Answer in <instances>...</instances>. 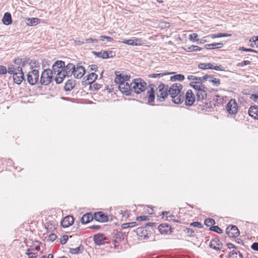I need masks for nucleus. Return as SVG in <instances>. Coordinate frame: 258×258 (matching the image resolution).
Segmentation results:
<instances>
[{"label":"nucleus","mask_w":258,"mask_h":258,"mask_svg":"<svg viewBox=\"0 0 258 258\" xmlns=\"http://www.w3.org/2000/svg\"><path fill=\"white\" fill-rule=\"evenodd\" d=\"M183 85L178 83L172 84L169 88L168 92L166 91L162 92V99H165L169 95L173 103L176 104H181L184 101V93L182 91Z\"/></svg>","instance_id":"obj_1"},{"label":"nucleus","mask_w":258,"mask_h":258,"mask_svg":"<svg viewBox=\"0 0 258 258\" xmlns=\"http://www.w3.org/2000/svg\"><path fill=\"white\" fill-rule=\"evenodd\" d=\"M75 64L73 63H69L67 65L64 63V66L62 70H60L58 73L57 77L54 78V81L57 84L61 83L64 79L67 77H70L72 75L75 78Z\"/></svg>","instance_id":"obj_2"},{"label":"nucleus","mask_w":258,"mask_h":258,"mask_svg":"<svg viewBox=\"0 0 258 258\" xmlns=\"http://www.w3.org/2000/svg\"><path fill=\"white\" fill-rule=\"evenodd\" d=\"M133 92L140 94L147 89V83L141 78L134 79L132 82Z\"/></svg>","instance_id":"obj_3"},{"label":"nucleus","mask_w":258,"mask_h":258,"mask_svg":"<svg viewBox=\"0 0 258 258\" xmlns=\"http://www.w3.org/2000/svg\"><path fill=\"white\" fill-rule=\"evenodd\" d=\"M156 226V223L149 222L146 223L144 226L137 228L135 232L138 236L143 238V239H145L148 237V230L147 228H149V227H150L153 230L154 227H155Z\"/></svg>","instance_id":"obj_4"},{"label":"nucleus","mask_w":258,"mask_h":258,"mask_svg":"<svg viewBox=\"0 0 258 258\" xmlns=\"http://www.w3.org/2000/svg\"><path fill=\"white\" fill-rule=\"evenodd\" d=\"M52 75L51 69H45L42 72L40 76V84L42 85L45 86L49 85L52 81L53 78Z\"/></svg>","instance_id":"obj_5"},{"label":"nucleus","mask_w":258,"mask_h":258,"mask_svg":"<svg viewBox=\"0 0 258 258\" xmlns=\"http://www.w3.org/2000/svg\"><path fill=\"white\" fill-rule=\"evenodd\" d=\"M228 113L231 115H235L238 111V105L235 99H231L226 105Z\"/></svg>","instance_id":"obj_6"},{"label":"nucleus","mask_w":258,"mask_h":258,"mask_svg":"<svg viewBox=\"0 0 258 258\" xmlns=\"http://www.w3.org/2000/svg\"><path fill=\"white\" fill-rule=\"evenodd\" d=\"M132 82L130 85L128 83H121L120 85H118V89L121 92L126 96H133L132 92Z\"/></svg>","instance_id":"obj_7"},{"label":"nucleus","mask_w":258,"mask_h":258,"mask_svg":"<svg viewBox=\"0 0 258 258\" xmlns=\"http://www.w3.org/2000/svg\"><path fill=\"white\" fill-rule=\"evenodd\" d=\"M185 104L186 106H191L197 101L195 94L191 90H188L184 94Z\"/></svg>","instance_id":"obj_8"},{"label":"nucleus","mask_w":258,"mask_h":258,"mask_svg":"<svg viewBox=\"0 0 258 258\" xmlns=\"http://www.w3.org/2000/svg\"><path fill=\"white\" fill-rule=\"evenodd\" d=\"M98 76L95 73H91L85 76L82 81V85L87 86L93 84L97 80Z\"/></svg>","instance_id":"obj_9"},{"label":"nucleus","mask_w":258,"mask_h":258,"mask_svg":"<svg viewBox=\"0 0 258 258\" xmlns=\"http://www.w3.org/2000/svg\"><path fill=\"white\" fill-rule=\"evenodd\" d=\"M64 66V61L62 60H57L54 62L52 66V70H51V71L52 74L56 75L55 78L57 77L58 73L60 72V70H62Z\"/></svg>","instance_id":"obj_10"},{"label":"nucleus","mask_w":258,"mask_h":258,"mask_svg":"<svg viewBox=\"0 0 258 258\" xmlns=\"http://www.w3.org/2000/svg\"><path fill=\"white\" fill-rule=\"evenodd\" d=\"M107 238L103 233H97L93 236V241L97 245H102L104 244Z\"/></svg>","instance_id":"obj_11"},{"label":"nucleus","mask_w":258,"mask_h":258,"mask_svg":"<svg viewBox=\"0 0 258 258\" xmlns=\"http://www.w3.org/2000/svg\"><path fill=\"white\" fill-rule=\"evenodd\" d=\"M226 234L230 237H236L239 235V231L235 225H229L226 228Z\"/></svg>","instance_id":"obj_12"},{"label":"nucleus","mask_w":258,"mask_h":258,"mask_svg":"<svg viewBox=\"0 0 258 258\" xmlns=\"http://www.w3.org/2000/svg\"><path fill=\"white\" fill-rule=\"evenodd\" d=\"M93 217L95 220L99 222H106L109 220L108 215L103 212H95Z\"/></svg>","instance_id":"obj_13"},{"label":"nucleus","mask_w":258,"mask_h":258,"mask_svg":"<svg viewBox=\"0 0 258 258\" xmlns=\"http://www.w3.org/2000/svg\"><path fill=\"white\" fill-rule=\"evenodd\" d=\"M154 87H156V85L149 84V87L150 88V90L148 91L147 96H146V98H148V103L151 105H153L152 103L154 102L155 98Z\"/></svg>","instance_id":"obj_14"},{"label":"nucleus","mask_w":258,"mask_h":258,"mask_svg":"<svg viewBox=\"0 0 258 258\" xmlns=\"http://www.w3.org/2000/svg\"><path fill=\"white\" fill-rule=\"evenodd\" d=\"M113 240V242L114 243H119L121 241L123 240L125 236H126L125 232H122L120 231H118L116 230H114L112 233Z\"/></svg>","instance_id":"obj_15"},{"label":"nucleus","mask_w":258,"mask_h":258,"mask_svg":"<svg viewBox=\"0 0 258 258\" xmlns=\"http://www.w3.org/2000/svg\"><path fill=\"white\" fill-rule=\"evenodd\" d=\"M7 73L9 74L16 75L17 71H18V74H22V69L20 67H16L14 64H9L8 65V68L7 69Z\"/></svg>","instance_id":"obj_16"},{"label":"nucleus","mask_w":258,"mask_h":258,"mask_svg":"<svg viewBox=\"0 0 258 258\" xmlns=\"http://www.w3.org/2000/svg\"><path fill=\"white\" fill-rule=\"evenodd\" d=\"M223 244L218 238H215L212 239L210 242L209 246L216 250H220Z\"/></svg>","instance_id":"obj_17"},{"label":"nucleus","mask_w":258,"mask_h":258,"mask_svg":"<svg viewBox=\"0 0 258 258\" xmlns=\"http://www.w3.org/2000/svg\"><path fill=\"white\" fill-rule=\"evenodd\" d=\"M74 222V218L73 216L69 215L67 216L61 222V225L63 228H67L72 225Z\"/></svg>","instance_id":"obj_18"},{"label":"nucleus","mask_w":258,"mask_h":258,"mask_svg":"<svg viewBox=\"0 0 258 258\" xmlns=\"http://www.w3.org/2000/svg\"><path fill=\"white\" fill-rule=\"evenodd\" d=\"M76 84V81L73 79H69L66 82L63 89L65 91H70L73 90Z\"/></svg>","instance_id":"obj_19"},{"label":"nucleus","mask_w":258,"mask_h":258,"mask_svg":"<svg viewBox=\"0 0 258 258\" xmlns=\"http://www.w3.org/2000/svg\"><path fill=\"white\" fill-rule=\"evenodd\" d=\"M81 63H78L76 66L75 65V70L77 71H82V72L76 73L75 78L81 79L86 73V70L84 67L81 65Z\"/></svg>","instance_id":"obj_20"},{"label":"nucleus","mask_w":258,"mask_h":258,"mask_svg":"<svg viewBox=\"0 0 258 258\" xmlns=\"http://www.w3.org/2000/svg\"><path fill=\"white\" fill-rule=\"evenodd\" d=\"M248 113L250 116L258 120V106H251L249 108Z\"/></svg>","instance_id":"obj_21"},{"label":"nucleus","mask_w":258,"mask_h":258,"mask_svg":"<svg viewBox=\"0 0 258 258\" xmlns=\"http://www.w3.org/2000/svg\"><path fill=\"white\" fill-rule=\"evenodd\" d=\"M207 97V92L204 90H200L196 92V98L197 102H201L204 103L203 100L206 99Z\"/></svg>","instance_id":"obj_22"},{"label":"nucleus","mask_w":258,"mask_h":258,"mask_svg":"<svg viewBox=\"0 0 258 258\" xmlns=\"http://www.w3.org/2000/svg\"><path fill=\"white\" fill-rule=\"evenodd\" d=\"M93 219H94L93 215L91 213H87L82 217L81 222L83 224H85L90 222Z\"/></svg>","instance_id":"obj_23"},{"label":"nucleus","mask_w":258,"mask_h":258,"mask_svg":"<svg viewBox=\"0 0 258 258\" xmlns=\"http://www.w3.org/2000/svg\"><path fill=\"white\" fill-rule=\"evenodd\" d=\"M17 75L13 76V81L17 85H20L23 80H25L24 74L22 71V74H18V71L16 72Z\"/></svg>","instance_id":"obj_24"},{"label":"nucleus","mask_w":258,"mask_h":258,"mask_svg":"<svg viewBox=\"0 0 258 258\" xmlns=\"http://www.w3.org/2000/svg\"><path fill=\"white\" fill-rule=\"evenodd\" d=\"M3 23L5 25H9L12 23L11 14L9 12H6L2 19Z\"/></svg>","instance_id":"obj_25"},{"label":"nucleus","mask_w":258,"mask_h":258,"mask_svg":"<svg viewBox=\"0 0 258 258\" xmlns=\"http://www.w3.org/2000/svg\"><path fill=\"white\" fill-rule=\"evenodd\" d=\"M39 250V248L37 247H36L35 248H28L26 254L29 256V258H37V253L35 251Z\"/></svg>","instance_id":"obj_26"},{"label":"nucleus","mask_w":258,"mask_h":258,"mask_svg":"<svg viewBox=\"0 0 258 258\" xmlns=\"http://www.w3.org/2000/svg\"><path fill=\"white\" fill-rule=\"evenodd\" d=\"M25 21H26L27 25L32 26L38 24L40 22V20L37 18H28L26 19Z\"/></svg>","instance_id":"obj_27"},{"label":"nucleus","mask_w":258,"mask_h":258,"mask_svg":"<svg viewBox=\"0 0 258 258\" xmlns=\"http://www.w3.org/2000/svg\"><path fill=\"white\" fill-rule=\"evenodd\" d=\"M228 258H243V256L239 251L233 250L229 252Z\"/></svg>","instance_id":"obj_28"},{"label":"nucleus","mask_w":258,"mask_h":258,"mask_svg":"<svg viewBox=\"0 0 258 258\" xmlns=\"http://www.w3.org/2000/svg\"><path fill=\"white\" fill-rule=\"evenodd\" d=\"M140 40L139 39H128V40H124L122 41V43L124 44H126L129 45H132V46H137L140 45Z\"/></svg>","instance_id":"obj_29"},{"label":"nucleus","mask_w":258,"mask_h":258,"mask_svg":"<svg viewBox=\"0 0 258 258\" xmlns=\"http://www.w3.org/2000/svg\"><path fill=\"white\" fill-rule=\"evenodd\" d=\"M223 43H214L210 44H206L205 47L206 49L220 48L223 46Z\"/></svg>","instance_id":"obj_30"},{"label":"nucleus","mask_w":258,"mask_h":258,"mask_svg":"<svg viewBox=\"0 0 258 258\" xmlns=\"http://www.w3.org/2000/svg\"><path fill=\"white\" fill-rule=\"evenodd\" d=\"M13 62L15 64L17 65V67H20L22 69L23 67H25V62H24V57L21 58L20 57H17L13 60Z\"/></svg>","instance_id":"obj_31"},{"label":"nucleus","mask_w":258,"mask_h":258,"mask_svg":"<svg viewBox=\"0 0 258 258\" xmlns=\"http://www.w3.org/2000/svg\"><path fill=\"white\" fill-rule=\"evenodd\" d=\"M203 48L196 45H192L191 46H186L185 51L187 52H197L202 50Z\"/></svg>","instance_id":"obj_32"},{"label":"nucleus","mask_w":258,"mask_h":258,"mask_svg":"<svg viewBox=\"0 0 258 258\" xmlns=\"http://www.w3.org/2000/svg\"><path fill=\"white\" fill-rule=\"evenodd\" d=\"M210 78H209V81L210 82H211L213 85L215 86L218 87L220 85L221 80L219 78H215L214 76L212 75H210Z\"/></svg>","instance_id":"obj_33"},{"label":"nucleus","mask_w":258,"mask_h":258,"mask_svg":"<svg viewBox=\"0 0 258 258\" xmlns=\"http://www.w3.org/2000/svg\"><path fill=\"white\" fill-rule=\"evenodd\" d=\"M92 53L96 57L101 58L102 59H107V53H106V51L97 52V51H92Z\"/></svg>","instance_id":"obj_34"},{"label":"nucleus","mask_w":258,"mask_h":258,"mask_svg":"<svg viewBox=\"0 0 258 258\" xmlns=\"http://www.w3.org/2000/svg\"><path fill=\"white\" fill-rule=\"evenodd\" d=\"M170 80L171 81H182L184 80L185 77L182 74H177L174 76H171L170 77Z\"/></svg>","instance_id":"obj_35"},{"label":"nucleus","mask_w":258,"mask_h":258,"mask_svg":"<svg viewBox=\"0 0 258 258\" xmlns=\"http://www.w3.org/2000/svg\"><path fill=\"white\" fill-rule=\"evenodd\" d=\"M27 80L28 83L30 85H34L36 84L38 81H36L34 79V78L33 77V76L32 75H31L30 74H28L27 75Z\"/></svg>","instance_id":"obj_36"},{"label":"nucleus","mask_w":258,"mask_h":258,"mask_svg":"<svg viewBox=\"0 0 258 258\" xmlns=\"http://www.w3.org/2000/svg\"><path fill=\"white\" fill-rule=\"evenodd\" d=\"M83 249V247L81 245L76 248H69V252L72 254H77L81 253V251Z\"/></svg>","instance_id":"obj_37"},{"label":"nucleus","mask_w":258,"mask_h":258,"mask_svg":"<svg viewBox=\"0 0 258 258\" xmlns=\"http://www.w3.org/2000/svg\"><path fill=\"white\" fill-rule=\"evenodd\" d=\"M55 224L53 221H49L45 223V227L48 230H52L55 228Z\"/></svg>","instance_id":"obj_38"},{"label":"nucleus","mask_w":258,"mask_h":258,"mask_svg":"<svg viewBox=\"0 0 258 258\" xmlns=\"http://www.w3.org/2000/svg\"><path fill=\"white\" fill-rule=\"evenodd\" d=\"M190 86L192 87L196 91L201 90V82H197V81L190 82Z\"/></svg>","instance_id":"obj_39"},{"label":"nucleus","mask_w":258,"mask_h":258,"mask_svg":"<svg viewBox=\"0 0 258 258\" xmlns=\"http://www.w3.org/2000/svg\"><path fill=\"white\" fill-rule=\"evenodd\" d=\"M102 87V85L98 84V83H95L94 84H91L90 85V90L92 91H98L101 87Z\"/></svg>","instance_id":"obj_40"},{"label":"nucleus","mask_w":258,"mask_h":258,"mask_svg":"<svg viewBox=\"0 0 258 258\" xmlns=\"http://www.w3.org/2000/svg\"><path fill=\"white\" fill-rule=\"evenodd\" d=\"M210 77V75L206 74L202 77H197L196 81L197 82H201V83H203V82L208 81Z\"/></svg>","instance_id":"obj_41"},{"label":"nucleus","mask_w":258,"mask_h":258,"mask_svg":"<svg viewBox=\"0 0 258 258\" xmlns=\"http://www.w3.org/2000/svg\"><path fill=\"white\" fill-rule=\"evenodd\" d=\"M204 224L207 227H211L215 224V221L213 219L207 218L205 220Z\"/></svg>","instance_id":"obj_42"},{"label":"nucleus","mask_w":258,"mask_h":258,"mask_svg":"<svg viewBox=\"0 0 258 258\" xmlns=\"http://www.w3.org/2000/svg\"><path fill=\"white\" fill-rule=\"evenodd\" d=\"M119 72H115V74L116 75V77L114 79V82L116 84H118V85H120V84L122 83V79L121 77V74H119Z\"/></svg>","instance_id":"obj_43"},{"label":"nucleus","mask_w":258,"mask_h":258,"mask_svg":"<svg viewBox=\"0 0 258 258\" xmlns=\"http://www.w3.org/2000/svg\"><path fill=\"white\" fill-rule=\"evenodd\" d=\"M29 66L31 69L33 68H39L40 67V63L35 60H30L29 62Z\"/></svg>","instance_id":"obj_44"},{"label":"nucleus","mask_w":258,"mask_h":258,"mask_svg":"<svg viewBox=\"0 0 258 258\" xmlns=\"http://www.w3.org/2000/svg\"><path fill=\"white\" fill-rule=\"evenodd\" d=\"M231 35L229 34H226V33H218L217 34H212L211 36V37L213 39L216 38H219V37H229Z\"/></svg>","instance_id":"obj_45"},{"label":"nucleus","mask_w":258,"mask_h":258,"mask_svg":"<svg viewBox=\"0 0 258 258\" xmlns=\"http://www.w3.org/2000/svg\"><path fill=\"white\" fill-rule=\"evenodd\" d=\"M28 74H30L33 76L34 79L36 81L39 80V71L37 70H32L31 72H29Z\"/></svg>","instance_id":"obj_46"},{"label":"nucleus","mask_w":258,"mask_h":258,"mask_svg":"<svg viewBox=\"0 0 258 258\" xmlns=\"http://www.w3.org/2000/svg\"><path fill=\"white\" fill-rule=\"evenodd\" d=\"M209 230L214 231L217 233L221 234L222 233V230L218 226H213L210 227Z\"/></svg>","instance_id":"obj_47"},{"label":"nucleus","mask_w":258,"mask_h":258,"mask_svg":"<svg viewBox=\"0 0 258 258\" xmlns=\"http://www.w3.org/2000/svg\"><path fill=\"white\" fill-rule=\"evenodd\" d=\"M198 37V35L197 33L190 34L189 35L188 39L190 41H192V42H194V41L198 42L199 41H200V40L197 38Z\"/></svg>","instance_id":"obj_48"},{"label":"nucleus","mask_w":258,"mask_h":258,"mask_svg":"<svg viewBox=\"0 0 258 258\" xmlns=\"http://www.w3.org/2000/svg\"><path fill=\"white\" fill-rule=\"evenodd\" d=\"M184 232H185L186 234H187L188 236H189L190 237H194L195 235V231L192 229L186 228L184 230Z\"/></svg>","instance_id":"obj_49"},{"label":"nucleus","mask_w":258,"mask_h":258,"mask_svg":"<svg viewBox=\"0 0 258 258\" xmlns=\"http://www.w3.org/2000/svg\"><path fill=\"white\" fill-rule=\"evenodd\" d=\"M173 229L172 227L170 228L162 229V235H169L173 232Z\"/></svg>","instance_id":"obj_50"},{"label":"nucleus","mask_w":258,"mask_h":258,"mask_svg":"<svg viewBox=\"0 0 258 258\" xmlns=\"http://www.w3.org/2000/svg\"><path fill=\"white\" fill-rule=\"evenodd\" d=\"M99 38L101 41H104L105 40L109 42H113L114 41L112 37L108 36H100Z\"/></svg>","instance_id":"obj_51"},{"label":"nucleus","mask_w":258,"mask_h":258,"mask_svg":"<svg viewBox=\"0 0 258 258\" xmlns=\"http://www.w3.org/2000/svg\"><path fill=\"white\" fill-rule=\"evenodd\" d=\"M56 238H57V236L55 234L51 233L48 235V237L47 238L46 240L47 241L53 242L56 239Z\"/></svg>","instance_id":"obj_52"},{"label":"nucleus","mask_w":258,"mask_h":258,"mask_svg":"<svg viewBox=\"0 0 258 258\" xmlns=\"http://www.w3.org/2000/svg\"><path fill=\"white\" fill-rule=\"evenodd\" d=\"M239 50L240 51H244L246 52H254V53H257V51L251 49V48H246L244 47H239L238 48Z\"/></svg>","instance_id":"obj_53"},{"label":"nucleus","mask_w":258,"mask_h":258,"mask_svg":"<svg viewBox=\"0 0 258 258\" xmlns=\"http://www.w3.org/2000/svg\"><path fill=\"white\" fill-rule=\"evenodd\" d=\"M190 226L194 227H197L199 228H202L203 225L201 223L199 222H194L190 224Z\"/></svg>","instance_id":"obj_54"},{"label":"nucleus","mask_w":258,"mask_h":258,"mask_svg":"<svg viewBox=\"0 0 258 258\" xmlns=\"http://www.w3.org/2000/svg\"><path fill=\"white\" fill-rule=\"evenodd\" d=\"M106 53H107V56L108 55V57H107V58H112L115 56L116 53L115 51L110 50V51H106Z\"/></svg>","instance_id":"obj_55"},{"label":"nucleus","mask_w":258,"mask_h":258,"mask_svg":"<svg viewBox=\"0 0 258 258\" xmlns=\"http://www.w3.org/2000/svg\"><path fill=\"white\" fill-rule=\"evenodd\" d=\"M251 64V62L248 60H244L241 62H239L237 64V66L238 67H242L246 65H249Z\"/></svg>","instance_id":"obj_56"},{"label":"nucleus","mask_w":258,"mask_h":258,"mask_svg":"<svg viewBox=\"0 0 258 258\" xmlns=\"http://www.w3.org/2000/svg\"><path fill=\"white\" fill-rule=\"evenodd\" d=\"M68 238H69V237L67 235H63L62 236V238L60 239V244L62 245L65 244L67 243V242L68 240Z\"/></svg>","instance_id":"obj_57"},{"label":"nucleus","mask_w":258,"mask_h":258,"mask_svg":"<svg viewBox=\"0 0 258 258\" xmlns=\"http://www.w3.org/2000/svg\"><path fill=\"white\" fill-rule=\"evenodd\" d=\"M7 73V68L4 66L0 65V75H5Z\"/></svg>","instance_id":"obj_58"},{"label":"nucleus","mask_w":258,"mask_h":258,"mask_svg":"<svg viewBox=\"0 0 258 258\" xmlns=\"http://www.w3.org/2000/svg\"><path fill=\"white\" fill-rule=\"evenodd\" d=\"M136 220L138 221H143L149 220L147 216H140L136 218Z\"/></svg>","instance_id":"obj_59"},{"label":"nucleus","mask_w":258,"mask_h":258,"mask_svg":"<svg viewBox=\"0 0 258 258\" xmlns=\"http://www.w3.org/2000/svg\"><path fill=\"white\" fill-rule=\"evenodd\" d=\"M121 77L122 79V83H125V81H127L129 80V79L131 78V76L127 75H122V74H121Z\"/></svg>","instance_id":"obj_60"},{"label":"nucleus","mask_w":258,"mask_h":258,"mask_svg":"<svg viewBox=\"0 0 258 258\" xmlns=\"http://www.w3.org/2000/svg\"><path fill=\"white\" fill-rule=\"evenodd\" d=\"M85 43H94L95 44H97L98 43V40L96 39H93L92 38H89L85 39Z\"/></svg>","instance_id":"obj_61"},{"label":"nucleus","mask_w":258,"mask_h":258,"mask_svg":"<svg viewBox=\"0 0 258 258\" xmlns=\"http://www.w3.org/2000/svg\"><path fill=\"white\" fill-rule=\"evenodd\" d=\"M169 212H162V219H164L165 217H166V220L170 221V219L169 218H171V217H173V216L170 215V216H167V214H169Z\"/></svg>","instance_id":"obj_62"},{"label":"nucleus","mask_w":258,"mask_h":258,"mask_svg":"<svg viewBox=\"0 0 258 258\" xmlns=\"http://www.w3.org/2000/svg\"><path fill=\"white\" fill-rule=\"evenodd\" d=\"M213 70H216L217 71H223L224 70L223 67L221 65L216 66H213Z\"/></svg>","instance_id":"obj_63"},{"label":"nucleus","mask_w":258,"mask_h":258,"mask_svg":"<svg viewBox=\"0 0 258 258\" xmlns=\"http://www.w3.org/2000/svg\"><path fill=\"white\" fill-rule=\"evenodd\" d=\"M251 248L255 251H258V242H254L251 245Z\"/></svg>","instance_id":"obj_64"}]
</instances>
